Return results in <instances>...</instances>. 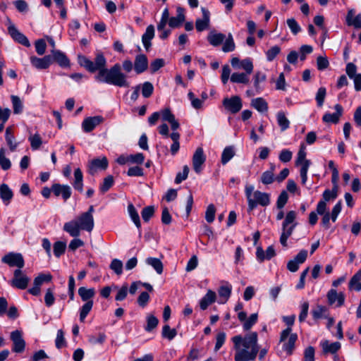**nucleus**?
<instances>
[{"instance_id": "nucleus-1", "label": "nucleus", "mask_w": 361, "mask_h": 361, "mask_svg": "<svg viewBox=\"0 0 361 361\" xmlns=\"http://www.w3.org/2000/svg\"><path fill=\"white\" fill-rule=\"evenodd\" d=\"M78 63L90 73L98 72L94 76L95 80L99 82L106 83L118 87H128L130 83L128 76L122 72L128 73L134 68L133 62L126 59L122 63V66L116 63L110 68H106V59L102 53H97L94 61L90 60L85 56H78Z\"/></svg>"}, {"instance_id": "nucleus-2", "label": "nucleus", "mask_w": 361, "mask_h": 361, "mask_svg": "<svg viewBox=\"0 0 361 361\" xmlns=\"http://www.w3.org/2000/svg\"><path fill=\"white\" fill-rule=\"evenodd\" d=\"M235 350V361H254L259 353L257 332H251L245 336L237 335L232 338Z\"/></svg>"}, {"instance_id": "nucleus-3", "label": "nucleus", "mask_w": 361, "mask_h": 361, "mask_svg": "<svg viewBox=\"0 0 361 361\" xmlns=\"http://www.w3.org/2000/svg\"><path fill=\"white\" fill-rule=\"evenodd\" d=\"M94 226V217L82 213L75 219L66 222L63 225V230L72 237H78L80 231L91 232Z\"/></svg>"}, {"instance_id": "nucleus-4", "label": "nucleus", "mask_w": 361, "mask_h": 361, "mask_svg": "<svg viewBox=\"0 0 361 361\" xmlns=\"http://www.w3.org/2000/svg\"><path fill=\"white\" fill-rule=\"evenodd\" d=\"M254 190V187L251 185H246L245 193L247 200V211L251 212L257 207V205L267 207L270 204V195L259 190Z\"/></svg>"}, {"instance_id": "nucleus-5", "label": "nucleus", "mask_w": 361, "mask_h": 361, "mask_svg": "<svg viewBox=\"0 0 361 361\" xmlns=\"http://www.w3.org/2000/svg\"><path fill=\"white\" fill-rule=\"evenodd\" d=\"M1 262L9 267H16L17 269L20 270L25 265L23 257L20 253L8 252L2 257Z\"/></svg>"}, {"instance_id": "nucleus-6", "label": "nucleus", "mask_w": 361, "mask_h": 361, "mask_svg": "<svg viewBox=\"0 0 361 361\" xmlns=\"http://www.w3.org/2000/svg\"><path fill=\"white\" fill-rule=\"evenodd\" d=\"M29 278L20 269H16L11 284L13 287L24 290L27 287Z\"/></svg>"}, {"instance_id": "nucleus-7", "label": "nucleus", "mask_w": 361, "mask_h": 361, "mask_svg": "<svg viewBox=\"0 0 361 361\" xmlns=\"http://www.w3.org/2000/svg\"><path fill=\"white\" fill-rule=\"evenodd\" d=\"M11 339L13 342L12 350L13 352L20 353L25 350V341L20 331L16 330L11 332Z\"/></svg>"}, {"instance_id": "nucleus-8", "label": "nucleus", "mask_w": 361, "mask_h": 361, "mask_svg": "<svg viewBox=\"0 0 361 361\" xmlns=\"http://www.w3.org/2000/svg\"><path fill=\"white\" fill-rule=\"evenodd\" d=\"M108 166L109 161L106 157L96 158L89 162L88 171L91 175H94L99 170H106Z\"/></svg>"}, {"instance_id": "nucleus-9", "label": "nucleus", "mask_w": 361, "mask_h": 361, "mask_svg": "<svg viewBox=\"0 0 361 361\" xmlns=\"http://www.w3.org/2000/svg\"><path fill=\"white\" fill-rule=\"evenodd\" d=\"M223 105L226 111L238 113L242 108V101L240 97L233 96L231 98L224 99Z\"/></svg>"}, {"instance_id": "nucleus-10", "label": "nucleus", "mask_w": 361, "mask_h": 361, "mask_svg": "<svg viewBox=\"0 0 361 361\" xmlns=\"http://www.w3.org/2000/svg\"><path fill=\"white\" fill-rule=\"evenodd\" d=\"M8 34L11 35L12 39L18 43L26 47H30V43L27 37L20 32L13 24H11L8 27Z\"/></svg>"}, {"instance_id": "nucleus-11", "label": "nucleus", "mask_w": 361, "mask_h": 361, "mask_svg": "<svg viewBox=\"0 0 361 361\" xmlns=\"http://www.w3.org/2000/svg\"><path fill=\"white\" fill-rule=\"evenodd\" d=\"M307 257V251L300 250L293 259L290 260L287 264V269L291 272H295L299 269V264L305 262Z\"/></svg>"}, {"instance_id": "nucleus-12", "label": "nucleus", "mask_w": 361, "mask_h": 361, "mask_svg": "<svg viewBox=\"0 0 361 361\" xmlns=\"http://www.w3.org/2000/svg\"><path fill=\"white\" fill-rule=\"evenodd\" d=\"M51 190L56 197L61 195L64 202L68 200L72 194L71 188L68 185L54 183L51 185Z\"/></svg>"}, {"instance_id": "nucleus-13", "label": "nucleus", "mask_w": 361, "mask_h": 361, "mask_svg": "<svg viewBox=\"0 0 361 361\" xmlns=\"http://www.w3.org/2000/svg\"><path fill=\"white\" fill-rule=\"evenodd\" d=\"M206 161V156L202 147H197L192 156V166L197 173H200L202 171V165Z\"/></svg>"}, {"instance_id": "nucleus-14", "label": "nucleus", "mask_w": 361, "mask_h": 361, "mask_svg": "<svg viewBox=\"0 0 361 361\" xmlns=\"http://www.w3.org/2000/svg\"><path fill=\"white\" fill-rule=\"evenodd\" d=\"M104 118L101 116L87 117L82 123V128L85 133L92 131L97 126L102 123Z\"/></svg>"}, {"instance_id": "nucleus-15", "label": "nucleus", "mask_w": 361, "mask_h": 361, "mask_svg": "<svg viewBox=\"0 0 361 361\" xmlns=\"http://www.w3.org/2000/svg\"><path fill=\"white\" fill-rule=\"evenodd\" d=\"M32 65L37 69H47L53 63L51 55H46L42 58L32 56L30 57Z\"/></svg>"}, {"instance_id": "nucleus-16", "label": "nucleus", "mask_w": 361, "mask_h": 361, "mask_svg": "<svg viewBox=\"0 0 361 361\" xmlns=\"http://www.w3.org/2000/svg\"><path fill=\"white\" fill-rule=\"evenodd\" d=\"M202 18H197L195 21V27L197 32H202L209 26L210 12L204 7L201 8Z\"/></svg>"}, {"instance_id": "nucleus-17", "label": "nucleus", "mask_w": 361, "mask_h": 361, "mask_svg": "<svg viewBox=\"0 0 361 361\" xmlns=\"http://www.w3.org/2000/svg\"><path fill=\"white\" fill-rule=\"evenodd\" d=\"M148 68V59L145 54H138L134 61V70L137 74L145 72Z\"/></svg>"}, {"instance_id": "nucleus-18", "label": "nucleus", "mask_w": 361, "mask_h": 361, "mask_svg": "<svg viewBox=\"0 0 361 361\" xmlns=\"http://www.w3.org/2000/svg\"><path fill=\"white\" fill-rule=\"evenodd\" d=\"M327 298L329 305H333L337 301V307H341L344 304L345 295L343 293H337L335 289H331L327 293Z\"/></svg>"}, {"instance_id": "nucleus-19", "label": "nucleus", "mask_w": 361, "mask_h": 361, "mask_svg": "<svg viewBox=\"0 0 361 361\" xmlns=\"http://www.w3.org/2000/svg\"><path fill=\"white\" fill-rule=\"evenodd\" d=\"M53 62L56 61L61 67L66 68L70 66V61L64 53L59 50L51 51Z\"/></svg>"}, {"instance_id": "nucleus-20", "label": "nucleus", "mask_w": 361, "mask_h": 361, "mask_svg": "<svg viewBox=\"0 0 361 361\" xmlns=\"http://www.w3.org/2000/svg\"><path fill=\"white\" fill-rule=\"evenodd\" d=\"M355 10L349 9L345 18L348 26H353L355 28H361V13L357 14L355 18Z\"/></svg>"}, {"instance_id": "nucleus-21", "label": "nucleus", "mask_w": 361, "mask_h": 361, "mask_svg": "<svg viewBox=\"0 0 361 361\" xmlns=\"http://www.w3.org/2000/svg\"><path fill=\"white\" fill-rule=\"evenodd\" d=\"M154 37V27L153 25H149L147 27L145 32L142 36V42L144 47L147 51L152 46L151 40Z\"/></svg>"}, {"instance_id": "nucleus-22", "label": "nucleus", "mask_w": 361, "mask_h": 361, "mask_svg": "<svg viewBox=\"0 0 361 361\" xmlns=\"http://www.w3.org/2000/svg\"><path fill=\"white\" fill-rule=\"evenodd\" d=\"M295 319V316L294 314L283 317V322L288 326V327L287 329H284L281 333L280 342L285 341L286 340V338H288V336L291 333V331H292L291 326L294 324Z\"/></svg>"}, {"instance_id": "nucleus-23", "label": "nucleus", "mask_w": 361, "mask_h": 361, "mask_svg": "<svg viewBox=\"0 0 361 361\" xmlns=\"http://www.w3.org/2000/svg\"><path fill=\"white\" fill-rule=\"evenodd\" d=\"M216 297L215 292L209 290L200 302V308L202 310H205L210 305L215 302Z\"/></svg>"}, {"instance_id": "nucleus-24", "label": "nucleus", "mask_w": 361, "mask_h": 361, "mask_svg": "<svg viewBox=\"0 0 361 361\" xmlns=\"http://www.w3.org/2000/svg\"><path fill=\"white\" fill-rule=\"evenodd\" d=\"M73 188L80 192L83 191V175L80 168L74 171V180L73 182Z\"/></svg>"}, {"instance_id": "nucleus-25", "label": "nucleus", "mask_w": 361, "mask_h": 361, "mask_svg": "<svg viewBox=\"0 0 361 361\" xmlns=\"http://www.w3.org/2000/svg\"><path fill=\"white\" fill-rule=\"evenodd\" d=\"M78 295L81 298V300L85 302H87V301H93L92 298L95 295V290L93 288H87L82 286L79 288Z\"/></svg>"}, {"instance_id": "nucleus-26", "label": "nucleus", "mask_w": 361, "mask_h": 361, "mask_svg": "<svg viewBox=\"0 0 361 361\" xmlns=\"http://www.w3.org/2000/svg\"><path fill=\"white\" fill-rule=\"evenodd\" d=\"M348 288L350 290H361V269L358 270L350 279Z\"/></svg>"}, {"instance_id": "nucleus-27", "label": "nucleus", "mask_w": 361, "mask_h": 361, "mask_svg": "<svg viewBox=\"0 0 361 361\" xmlns=\"http://www.w3.org/2000/svg\"><path fill=\"white\" fill-rule=\"evenodd\" d=\"M5 139L9 149L11 152H14L18 146V143L15 142V136L13 135V128L8 126L6 129Z\"/></svg>"}, {"instance_id": "nucleus-28", "label": "nucleus", "mask_w": 361, "mask_h": 361, "mask_svg": "<svg viewBox=\"0 0 361 361\" xmlns=\"http://www.w3.org/2000/svg\"><path fill=\"white\" fill-rule=\"evenodd\" d=\"M288 340L287 342H284L283 348V350L287 353L288 355H290L293 354V352L295 349V344L298 339V335L296 334H290V335L288 336Z\"/></svg>"}, {"instance_id": "nucleus-29", "label": "nucleus", "mask_w": 361, "mask_h": 361, "mask_svg": "<svg viewBox=\"0 0 361 361\" xmlns=\"http://www.w3.org/2000/svg\"><path fill=\"white\" fill-rule=\"evenodd\" d=\"M13 193L7 184L3 183L0 186V197L4 202L8 204L13 198Z\"/></svg>"}, {"instance_id": "nucleus-30", "label": "nucleus", "mask_w": 361, "mask_h": 361, "mask_svg": "<svg viewBox=\"0 0 361 361\" xmlns=\"http://www.w3.org/2000/svg\"><path fill=\"white\" fill-rule=\"evenodd\" d=\"M226 39L225 35L222 33L210 32L207 36V40L214 47H217L222 44Z\"/></svg>"}, {"instance_id": "nucleus-31", "label": "nucleus", "mask_w": 361, "mask_h": 361, "mask_svg": "<svg viewBox=\"0 0 361 361\" xmlns=\"http://www.w3.org/2000/svg\"><path fill=\"white\" fill-rule=\"evenodd\" d=\"M322 346L324 353L335 354L341 348V343L339 342L329 343L328 341H324Z\"/></svg>"}, {"instance_id": "nucleus-32", "label": "nucleus", "mask_w": 361, "mask_h": 361, "mask_svg": "<svg viewBox=\"0 0 361 361\" xmlns=\"http://www.w3.org/2000/svg\"><path fill=\"white\" fill-rule=\"evenodd\" d=\"M230 79L231 81L234 83L247 85L250 82L249 75L245 73H233Z\"/></svg>"}, {"instance_id": "nucleus-33", "label": "nucleus", "mask_w": 361, "mask_h": 361, "mask_svg": "<svg viewBox=\"0 0 361 361\" xmlns=\"http://www.w3.org/2000/svg\"><path fill=\"white\" fill-rule=\"evenodd\" d=\"M296 212L295 211H289L285 217V219L282 224V230H288V228L293 225L294 224H297L295 221L296 219Z\"/></svg>"}, {"instance_id": "nucleus-34", "label": "nucleus", "mask_w": 361, "mask_h": 361, "mask_svg": "<svg viewBox=\"0 0 361 361\" xmlns=\"http://www.w3.org/2000/svg\"><path fill=\"white\" fill-rule=\"evenodd\" d=\"M251 105L258 111L264 112L268 110V104L262 97H258L252 100Z\"/></svg>"}, {"instance_id": "nucleus-35", "label": "nucleus", "mask_w": 361, "mask_h": 361, "mask_svg": "<svg viewBox=\"0 0 361 361\" xmlns=\"http://www.w3.org/2000/svg\"><path fill=\"white\" fill-rule=\"evenodd\" d=\"M231 286H223L219 288L218 293L220 297V303L224 304L228 300L231 296Z\"/></svg>"}, {"instance_id": "nucleus-36", "label": "nucleus", "mask_w": 361, "mask_h": 361, "mask_svg": "<svg viewBox=\"0 0 361 361\" xmlns=\"http://www.w3.org/2000/svg\"><path fill=\"white\" fill-rule=\"evenodd\" d=\"M146 263L152 266L158 274H161L164 269V266L161 261L158 258L148 257L146 259Z\"/></svg>"}, {"instance_id": "nucleus-37", "label": "nucleus", "mask_w": 361, "mask_h": 361, "mask_svg": "<svg viewBox=\"0 0 361 361\" xmlns=\"http://www.w3.org/2000/svg\"><path fill=\"white\" fill-rule=\"evenodd\" d=\"M235 155V151L233 146H228L224 148L221 154V163L226 164L228 163Z\"/></svg>"}, {"instance_id": "nucleus-38", "label": "nucleus", "mask_w": 361, "mask_h": 361, "mask_svg": "<svg viewBox=\"0 0 361 361\" xmlns=\"http://www.w3.org/2000/svg\"><path fill=\"white\" fill-rule=\"evenodd\" d=\"M128 210L132 221L134 222L136 227L140 228L141 227L140 216L133 204H130L128 206Z\"/></svg>"}, {"instance_id": "nucleus-39", "label": "nucleus", "mask_w": 361, "mask_h": 361, "mask_svg": "<svg viewBox=\"0 0 361 361\" xmlns=\"http://www.w3.org/2000/svg\"><path fill=\"white\" fill-rule=\"evenodd\" d=\"M93 307V301H87L80 310V321L83 322Z\"/></svg>"}, {"instance_id": "nucleus-40", "label": "nucleus", "mask_w": 361, "mask_h": 361, "mask_svg": "<svg viewBox=\"0 0 361 361\" xmlns=\"http://www.w3.org/2000/svg\"><path fill=\"white\" fill-rule=\"evenodd\" d=\"M295 226L296 224H294L288 228V230H282V233L280 237V243L283 247H287V240L292 235Z\"/></svg>"}, {"instance_id": "nucleus-41", "label": "nucleus", "mask_w": 361, "mask_h": 361, "mask_svg": "<svg viewBox=\"0 0 361 361\" xmlns=\"http://www.w3.org/2000/svg\"><path fill=\"white\" fill-rule=\"evenodd\" d=\"M158 324V319L155 316L149 314L147 317V325L145 326V330L150 332L157 326Z\"/></svg>"}, {"instance_id": "nucleus-42", "label": "nucleus", "mask_w": 361, "mask_h": 361, "mask_svg": "<svg viewBox=\"0 0 361 361\" xmlns=\"http://www.w3.org/2000/svg\"><path fill=\"white\" fill-rule=\"evenodd\" d=\"M258 320V314L253 313L243 324L244 331H249Z\"/></svg>"}, {"instance_id": "nucleus-43", "label": "nucleus", "mask_w": 361, "mask_h": 361, "mask_svg": "<svg viewBox=\"0 0 361 361\" xmlns=\"http://www.w3.org/2000/svg\"><path fill=\"white\" fill-rule=\"evenodd\" d=\"M235 44L231 33L228 34V37L226 39L225 42L222 47L224 52H231L235 50Z\"/></svg>"}, {"instance_id": "nucleus-44", "label": "nucleus", "mask_w": 361, "mask_h": 361, "mask_svg": "<svg viewBox=\"0 0 361 361\" xmlns=\"http://www.w3.org/2000/svg\"><path fill=\"white\" fill-rule=\"evenodd\" d=\"M0 166L4 171L8 170L11 166L10 159L5 155L4 148L0 149Z\"/></svg>"}, {"instance_id": "nucleus-45", "label": "nucleus", "mask_w": 361, "mask_h": 361, "mask_svg": "<svg viewBox=\"0 0 361 361\" xmlns=\"http://www.w3.org/2000/svg\"><path fill=\"white\" fill-rule=\"evenodd\" d=\"M114 177L111 175L106 176L103 181V183L100 185L99 190L102 193L107 192L114 184Z\"/></svg>"}, {"instance_id": "nucleus-46", "label": "nucleus", "mask_w": 361, "mask_h": 361, "mask_svg": "<svg viewBox=\"0 0 361 361\" xmlns=\"http://www.w3.org/2000/svg\"><path fill=\"white\" fill-rule=\"evenodd\" d=\"M286 23L293 35H296L301 31V27L295 18L287 19Z\"/></svg>"}, {"instance_id": "nucleus-47", "label": "nucleus", "mask_w": 361, "mask_h": 361, "mask_svg": "<svg viewBox=\"0 0 361 361\" xmlns=\"http://www.w3.org/2000/svg\"><path fill=\"white\" fill-rule=\"evenodd\" d=\"M13 113H20L23 111V105L20 98L16 95H12L11 97Z\"/></svg>"}, {"instance_id": "nucleus-48", "label": "nucleus", "mask_w": 361, "mask_h": 361, "mask_svg": "<svg viewBox=\"0 0 361 361\" xmlns=\"http://www.w3.org/2000/svg\"><path fill=\"white\" fill-rule=\"evenodd\" d=\"M162 336L169 339V341L175 338L177 334V331L175 329H171L169 325H165L162 329Z\"/></svg>"}, {"instance_id": "nucleus-49", "label": "nucleus", "mask_w": 361, "mask_h": 361, "mask_svg": "<svg viewBox=\"0 0 361 361\" xmlns=\"http://www.w3.org/2000/svg\"><path fill=\"white\" fill-rule=\"evenodd\" d=\"M162 120L171 124V129L176 130L179 128V123L175 118L174 114H162Z\"/></svg>"}, {"instance_id": "nucleus-50", "label": "nucleus", "mask_w": 361, "mask_h": 361, "mask_svg": "<svg viewBox=\"0 0 361 361\" xmlns=\"http://www.w3.org/2000/svg\"><path fill=\"white\" fill-rule=\"evenodd\" d=\"M338 190H336V188H332L331 190L329 189L325 190L324 192H323V200H322L325 201V202L326 203V202L329 201L330 200L336 199L338 196Z\"/></svg>"}, {"instance_id": "nucleus-51", "label": "nucleus", "mask_w": 361, "mask_h": 361, "mask_svg": "<svg viewBox=\"0 0 361 361\" xmlns=\"http://www.w3.org/2000/svg\"><path fill=\"white\" fill-rule=\"evenodd\" d=\"M66 245L61 241H57L54 244V254L56 257L62 255L66 250Z\"/></svg>"}, {"instance_id": "nucleus-52", "label": "nucleus", "mask_w": 361, "mask_h": 361, "mask_svg": "<svg viewBox=\"0 0 361 361\" xmlns=\"http://www.w3.org/2000/svg\"><path fill=\"white\" fill-rule=\"evenodd\" d=\"M154 207L153 206H147L143 208L141 215L144 221L147 222L154 216Z\"/></svg>"}, {"instance_id": "nucleus-53", "label": "nucleus", "mask_w": 361, "mask_h": 361, "mask_svg": "<svg viewBox=\"0 0 361 361\" xmlns=\"http://www.w3.org/2000/svg\"><path fill=\"white\" fill-rule=\"evenodd\" d=\"M154 87L150 82H145L142 87V94L145 98H149L153 93Z\"/></svg>"}, {"instance_id": "nucleus-54", "label": "nucleus", "mask_w": 361, "mask_h": 361, "mask_svg": "<svg viewBox=\"0 0 361 361\" xmlns=\"http://www.w3.org/2000/svg\"><path fill=\"white\" fill-rule=\"evenodd\" d=\"M216 208L213 204H210L205 212V219L208 223H212L215 218Z\"/></svg>"}, {"instance_id": "nucleus-55", "label": "nucleus", "mask_w": 361, "mask_h": 361, "mask_svg": "<svg viewBox=\"0 0 361 361\" xmlns=\"http://www.w3.org/2000/svg\"><path fill=\"white\" fill-rule=\"evenodd\" d=\"M261 181L264 185H269L274 181V175L272 171H264L261 176Z\"/></svg>"}, {"instance_id": "nucleus-56", "label": "nucleus", "mask_w": 361, "mask_h": 361, "mask_svg": "<svg viewBox=\"0 0 361 361\" xmlns=\"http://www.w3.org/2000/svg\"><path fill=\"white\" fill-rule=\"evenodd\" d=\"M288 200V195L286 191L283 190L278 197L276 207L281 209L284 207Z\"/></svg>"}, {"instance_id": "nucleus-57", "label": "nucleus", "mask_w": 361, "mask_h": 361, "mask_svg": "<svg viewBox=\"0 0 361 361\" xmlns=\"http://www.w3.org/2000/svg\"><path fill=\"white\" fill-rule=\"evenodd\" d=\"M110 269H112L117 275H121L123 272V263L121 260L114 259L110 264Z\"/></svg>"}, {"instance_id": "nucleus-58", "label": "nucleus", "mask_w": 361, "mask_h": 361, "mask_svg": "<svg viewBox=\"0 0 361 361\" xmlns=\"http://www.w3.org/2000/svg\"><path fill=\"white\" fill-rule=\"evenodd\" d=\"M281 48L279 46H274L267 50L266 52L267 59L269 61H272L275 57L280 53Z\"/></svg>"}, {"instance_id": "nucleus-59", "label": "nucleus", "mask_w": 361, "mask_h": 361, "mask_svg": "<svg viewBox=\"0 0 361 361\" xmlns=\"http://www.w3.org/2000/svg\"><path fill=\"white\" fill-rule=\"evenodd\" d=\"M29 140L30 141L31 147L34 150L38 149L42 143L41 137L39 134H35L34 135L30 136L29 137Z\"/></svg>"}, {"instance_id": "nucleus-60", "label": "nucleus", "mask_w": 361, "mask_h": 361, "mask_svg": "<svg viewBox=\"0 0 361 361\" xmlns=\"http://www.w3.org/2000/svg\"><path fill=\"white\" fill-rule=\"evenodd\" d=\"M313 48L310 45H302L300 48L299 51V57L301 61H305L306 59V56L312 52Z\"/></svg>"}, {"instance_id": "nucleus-61", "label": "nucleus", "mask_w": 361, "mask_h": 361, "mask_svg": "<svg viewBox=\"0 0 361 361\" xmlns=\"http://www.w3.org/2000/svg\"><path fill=\"white\" fill-rule=\"evenodd\" d=\"M36 52L42 56L43 55L46 51L47 44L45 42V40L43 39H39L35 41V43Z\"/></svg>"}, {"instance_id": "nucleus-62", "label": "nucleus", "mask_w": 361, "mask_h": 361, "mask_svg": "<svg viewBox=\"0 0 361 361\" xmlns=\"http://www.w3.org/2000/svg\"><path fill=\"white\" fill-rule=\"evenodd\" d=\"M240 68L245 71V73L250 75L253 71V64L250 59H245L240 61Z\"/></svg>"}, {"instance_id": "nucleus-63", "label": "nucleus", "mask_w": 361, "mask_h": 361, "mask_svg": "<svg viewBox=\"0 0 361 361\" xmlns=\"http://www.w3.org/2000/svg\"><path fill=\"white\" fill-rule=\"evenodd\" d=\"M189 171V167L187 165L184 166L183 169V172H179L177 173L175 178V183L176 184H179L183 180H185L188 178Z\"/></svg>"}, {"instance_id": "nucleus-64", "label": "nucleus", "mask_w": 361, "mask_h": 361, "mask_svg": "<svg viewBox=\"0 0 361 361\" xmlns=\"http://www.w3.org/2000/svg\"><path fill=\"white\" fill-rule=\"evenodd\" d=\"M164 60L162 59H156L150 63V71L154 73L164 66Z\"/></svg>"}]
</instances>
